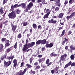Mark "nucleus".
Wrapping results in <instances>:
<instances>
[{"label":"nucleus","instance_id":"obj_18","mask_svg":"<svg viewBox=\"0 0 75 75\" xmlns=\"http://www.w3.org/2000/svg\"><path fill=\"white\" fill-rule=\"evenodd\" d=\"M70 58H71V60L74 59L75 58V56H74V55H73V54L71 55L70 56Z\"/></svg>","mask_w":75,"mask_h":75},{"label":"nucleus","instance_id":"obj_57","mask_svg":"<svg viewBox=\"0 0 75 75\" xmlns=\"http://www.w3.org/2000/svg\"><path fill=\"white\" fill-rule=\"evenodd\" d=\"M4 58L3 57V56L1 58V60H2V61H3V60H4Z\"/></svg>","mask_w":75,"mask_h":75},{"label":"nucleus","instance_id":"obj_51","mask_svg":"<svg viewBox=\"0 0 75 75\" xmlns=\"http://www.w3.org/2000/svg\"><path fill=\"white\" fill-rule=\"evenodd\" d=\"M51 72L52 74H53L54 73V70H52L51 71Z\"/></svg>","mask_w":75,"mask_h":75},{"label":"nucleus","instance_id":"obj_14","mask_svg":"<svg viewBox=\"0 0 75 75\" xmlns=\"http://www.w3.org/2000/svg\"><path fill=\"white\" fill-rule=\"evenodd\" d=\"M14 56H13L12 57H11V56H10V57H8V59H9V60H10L11 59V60L13 59L14 58Z\"/></svg>","mask_w":75,"mask_h":75},{"label":"nucleus","instance_id":"obj_64","mask_svg":"<svg viewBox=\"0 0 75 75\" xmlns=\"http://www.w3.org/2000/svg\"><path fill=\"white\" fill-rule=\"evenodd\" d=\"M22 45H23L21 44H20L19 45V46L20 47H22Z\"/></svg>","mask_w":75,"mask_h":75},{"label":"nucleus","instance_id":"obj_60","mask_svg":"<svg viewBox=\"0 0 75 75\" xmlns=\"http://www.w3.org/2000/svg\"><path fill=\"white\" fill-rule=\"evenodd\" d=\"M58 69V67H57L56 68H55L54 69V71H57Z\"/></svg>","mask_w":75,"mask_h":75},{"label":"nucleus","instance_id":"obj_58","mask_svg":"<svg viewBox=\"0 0 75 75\" xmlns=\"http://www.w3.org/2000/svg\"><path fill=\"white\" fill-rule=\"evenodd\" d=\"M27 71V69H24V70L23 71L24 73H25V72H26V71Z\"/></svg>","mask_w":75,"mask_h":75},{"label":"nucleus","instance_id":"obj_25","mask_svg":"<svg viewBox=\"0 0 75 75\" xmlns=\"http://www.w3.org/2000/svg\"><path fill=\"white\" fill-rule=\"evenodd\" d=\"M17 38H21V33H20L18 35Z\"/></svg>","mask_w":75,"mask_h":75},{"label":"nucleus","instance_id":"obj_32","mask_svg":"<svg viewBox=\"0 0 75 75\" xmlns=\"http://www.w3.org/2000/svg\"><path fill=\"white\" fill-rule=\"evenodd\" d=\"M49 62H50V59H48L46 60V64H48V63H49Z\"/></svg>","mask_w":75,"mask_h":75},{"label":"nucleus","instance_id":"obj_40","mask_svg":"<svg viewBox=\"0 0 75 75\" xmlns=\"http://www.w3.org/2000/svg\"><path fill=\"white\" fill-rule=\"evenodd\" d=\"M52 64V63L51 62H50V63H48V64H47V67H48V66H50V65H51V64Z\"/></svg>","mask_w":75,"mask_h":75},{"label":"nucleus","instance_id":"obj_48","mask_svg":"<svg viewBox=\"0 0 75 75\" xmlns=\"http://www.w3.org/2000/svg\"><path fill=\"white\" fill-rule=\"evenodd\" d=\"M71 33H72V32H71V30L69 31L68 32V35H70V34H71Z\"/></svg>","mask_w":75,"mask_h":75},{"label":"nucleus","instance_id":"obj_30","mask_svg":"<svg viewBox=\"0 0 75 75\" xmlns=\"http://www.w3.org/2000/svg\"><path fill=\"white\" fill-rule=\"evenodd\" d=\"M40 66L39 65L37 66L35 68V69H40Z\"/></svg>","mask_w":75,"mask_h":75},{"label":"nucleus","instance_id":"obj_22","mask_svg":"<svg viewBox=\"0 0 75 75\" xmlns=\"http://www.w3.org/2000/svg\"><path fill=\"white\" fill-rule=\"evenodd\" d=\"M70 48L71 49V50H75V47H73L72 46H70Z\"/></svg>","mask_w":75,"mask_h":75},{"label":"nucleus","instance_id":"obj_3","mask_svg":"<svg viewBox=\"0 0 75 75\" xmlns=\"http://www.w3.org/2000/svg\"><path fill=\"white\" fill-rule=\"evenodd\" d=\"M4 66L5 67H8V66H10V65H11V61H8V62H6V61H4Z\"/></svg>","mask_w":75,"mask_h":75},{"label":"nucleus","instance_id":"obj_8","mask_svg":"<svg viewBox=\"0 0 75 75\" xmlns=\"http://www.w3.org/2000/svg\"><path fill=\"white\" fill-rule=\"evenodd\" d=\"M65 59H66V58L64 57V55H62L61 56V57H60V59H61L62 61H65Z\"/></svg>","mask_w":75,"mask_h":75},{"label":"nucleus","instance_id":"obj_41","mask_svg":"<svg viewBox=\"0 0 75 75\" xmlns=\"http://www.w3.org/2000/svg\"><path fill=\"white\" fill-rule=\"evenodd\" d=\"M68 40L67 39H66V38H64V41H65V42H68Z\"/></svg>","mask_w":75,"mask_h":75},{"label":"nucleus","instance_id":"obj_9","mask_svg":"<svg viewBox=\"0 0 75 75\" xmlns=\"http://www.w3.org/2000/svg\"><path fill=\"white\" fill-rule=\"evenodd\" d=\"M47 43V41H46L45 39L43 40H41V44H45Z\"/></svg>","mask_w":75,"mask_h":75},{"label":"nucleus","instance_id":"obj_33","mask_svg":"<svg viewBox=\"0 0 75 75\" xmlns=\"http://www.w3.org/2000/svg\"><path fill=\"white\" fill-rule=\"evenodd\" d=\"M7 0H4L3 1V5L4 4H5V3H6L7 2Z\"/></svg>","mask_w":75,"mask_h":75},{"label":"nucleus","instance_id":"obj_2","mask_svg":"<svg viewBox=\"0 0 75 75\" xmlns=\"http://www.w3.org/2000/svg\"><path fill=\"white\" fill-rule=\"evenodd\" d=\"M31 47V43H29L27 45V43H26L25 45H24V47L22 49V51L24 52H25V50L27 49H28V48H30Z\"/></svg>","mask_w":75,"mask_h":75},{"label":"nucleus","instance_id":"obj_36","mask_svg":"<svg viewBox=\"0 0 75 75\" xmlns=\"http://www.w3.org/2000/svg\"><path fill=\"white\" fill-rule=\"evenodd\" d=\"M5 42L6 43V44H10V41H9V40H6L5 41Z\"/></svg>","mask_w":75,"mask_h":75},{"label":"nucleus","instance_id":"obj_16","mask_svg":"<svg viewBox=\"0 0 75 75\" xmlns=\"http://www.w3.org/2000/svg\"><path fill=\"white\" fill-rule=\"evenodd\" d=\"M33 28L35 29V28H37V25L35 23L33 24Z\"/></svg>","mask_w":75,"mask_h":75},{"label":"nucleus","instance_id":"obj_53","mask_svg":"<svg viewBox=\"0 0 75 75\" xmlns=\"http://www.w3.org/2000/svg\"><path fill=\"white\" fill-rule=\"evenodd\" d=\"M23 65H24V62H22L21 64V67H23Z\"/></svg>","mask_w":75,"mask_h":75},{"label":"nucleus","instance_id":"obj_49","mask_svg":"<svg viewBox=\"0 0 75 75\" xmlns=\"http://www.w3.org/2000/svg\"><path fill=\"white\" fill-rule=\"evenodd\" d=\"M37 65H38V63L37 62H35L34 64V65L35 66Z\"/></svg>","mask_w":75,"mask_h":75},{"label":"nucleus","instance_id":"obj_56","mask_svg":"<svg viewBox=\"0 0 75 75\" xmlns=\"http://www.w3.org/2000/svg\"><path fill=\"white\" fill-rule=\"evenodd\" d=\"M30 72H32V73H33V74H35V71H32V70H31L30 71Z\"/></svg>","mask_w":75,"mask_h":75},{"label":"nucleus","instance_id":"obj_43","mask_svg":"<svg viewBox=\"0 0 75 75\" xmlns=\"http://www.w3.org/2000/svg\"><path fill=\"white\" fill-rule=\"evenodd\" d=\"M3 10L1 8H0V13H3Z\"/></svg>","mask_w":75,"mask_h":75},{"label":"nucleus","instance_id":"obj_28","mask_svg":"<svg viewBox=\"0 0 75 75\" xmlns=\"http://www.w3.org/2000/svg\"><path fill=\"white\" fill-rule=\"evenodd\" d=\"M17 61L16 59H14L13 62V63L14 64H17Z\"/></svg>","mask_w":75,"mask_h":75},{"label":"nucleus","instance_id":"obj_34","mask_svg":"<svg viewBox=\"0 0 75 75\" xmlns=\"http://www.w3.org/2000/svg\"><path fill=\"white\" fill-rule=\"evenodd\" d=\"M6 40V38H3L1 39V41L2 42H4Z\"/></svg>","mask_w":75,"mask_h":75},{"label":"nucleus","instance_id":"obj_31","mask_svg":"<svg viewBox=\"0 0 75 75\" xmlns=\"http://www.w3.org/2000/svg\"><path fill=\"white\" fill-rule=\"evenodd\" d=\"M26 66H27V67H28L29 68H31L32 67V66H31V65L28 64H26Z\"/></svg>","mask_w":75,"mask_h":75},{"label":"nucleus","instance_id":"obj_55","mask_svg":"<svg viewBox=\"0 0 75 75\" xmlns=\"http://www.w3.org/2000/svg\"><path fill=\"white\" fill-rule=\"evenodd\" d=\"M72 63V62H71V61H70L69 63L68 64H69V65L70 66L71 65V64Z\"/></svg>","mask_w":75,"mask_h":75},{"label":"nucleus","instance_id":"obj_61","mask_svg":"<svg viewBox=\"0 0 75 75\" xmlns=\"http://www.w3.org/2000/svg\"><path fill=\"white\" fill-rule=\"evenodd\" d=\"M24 74H25V73H24V72H22L20 73V75H24Z\"/></svg>","mask_w":75,"mask_h":75},{"label":"nucleus","instance_id":"obj_5","mask_svg":"<svg viewBox=\"0 0 75 75\" xmlns=\"http://www.w3.org/2000/svg\"><path fill=\"white\" fill-rule=\"evenodd\" d=\"M53 46V44L50 43L49 44H46L45 47L46 48H51Z\"/></svg>","mask_w":75,"mask_h":75},{"label":"nucleus","instance_id":"obj_6","mask_svg":"<svg viewBox=\"0 0 75 75\" xmlns=\"http://www.w3.org/2000/svg\"><path fill=\"white\" fill-rule=\"evenodd\" d=\"M12 31H13L14 33V32L15 31H16V28H17V26L16 25H13V26H12Z\"/></svg>","mask_w":75,"mask_h":75},{"label":"nucleus","instance_id":"obj_4","mask_svg":"<svg viewBox=\"0 0 75 75\" xmlns=\"http://www.w3.org/2000/svg\"><path fill=\"white\" fill-rule=\"evenodd\" d=\"M49 23H52L53 24H55L57 23V21H54V19H52L51 20H50L48 21Z\"/></svg>","mask_w":75,"mask_h":75},{"label":"nucleus","instance_id":"obj_63","mask_svg":"<svg viewBox=\"0 0 75 75\" xmlns=\"http://www.w3.org/2000/svg\"><path fill=\"white\" fill-rule=\"evenodd\" d=\"M11 8L12 9H13V8H14V6L13 5L11 6Z\"/></svg>","mask_w":75,"mask_h":75},{"label":"nucleus","instance_id":"obj_46","mask_svg":"<svg viewBox=\"0 0 75 75\" xmlns=\"http://www.w3.org/2000/svg\"><path fill=\"white\" fill-rule=\"evenodd\" d=\"M71 67H74L75 66V63L74 62L71 64Z\"/></svg>","mask_w":75,"mask_h":75},{"label":"nucleus","instance_id":"obj_50","mask_svg":"<svg viewBox=\"0 0 75 75\" xmlns=\"http://www.w3.org/2000/svg\"><path fill=\"white\" fill-rule=\"evenodd\" d=\"M64 55V57H65L66 58H67V54H64V55Z\"/></svg>","mask_w":75,"mask_h":75},{"label":"nucleus","instance_id":"obj_42","mask_svg":"<svg viewBox=\"0 0 75 75\" xmlns=\"http://www.w3.org/2000/svg\"><path fill=\"white\" fill-rule=\"evenodd\" d=\"M14 47L15 48V49H16V48H17V42H16L15 44Z\"/></svg>","mask_w":75,"mask_h":75},{"label":"nucleus","instance_id":"obj_27","mask_svg":"<svg viewBox=\"0 0 75 75\" xmlns=\"http://www.w3.org/2000/svg\"><path fill=\"white\" fill-rule=\"evenodd\" d=\"M67 20H69V18H72L71 16H68L67 17Z\"/></svg>","mask_w":75,"mask_h":75},{"label":"nucleus","instance_id":"obj_38","mask_svg":"<svg viewBox=\"0 0 75 75\" xmlns=\"http://www.w3.org/2000/svg\"><path fill=\"white\" fill-rule=\"evenodd\" d=\"M50 9H47L46 10V13H50Z\"/></svg>","mask_w":75,"mask_h":75},{"label":"nucleus","instance_id":"obj_24","mask_svg":"<svg viewBox=\"0 0 75 75\" xmlns=\"http://www.w3.org/2000/svg\"><path fill=\"white\" fill-rule=\"evenodd\" d=\"M58 10H59V8L58 7H56L55 9V11L57 12Z\"/></svg>","mask_w":75,"mask_h":75},{"label":"nucleus","instance_id":"obj_47","mask_svg":"<svg viewBox=\"0 0 75 75\" xmlns=\"http://www.w3.org/2000/svg\"><path fill=\"white\" fill-rule=\"evenodd\" d=\"M28 9L26 8L25 10L24 11H25V13H26V12H28Z\"/></svg>","mask_w":75,"mask_h":75},{"label":"nucleus","instance_id":"obj_45","mask_svg":"<svg viewBox=\"0 0 75 75\" xmlns=\"http://www.w3.org/2000/svg\"><path fill=\"white\" fill-rule=\"evenodd\" d=\"M45 47H43L42 48V51H45Z\"/></svg>","mask_w":75,"mask_h":75},{"label":"nucleus","instance_id":"obj_1","mask_svg":"<svg viewBox=\"0 0 75 75\" xmlns=\"http://www.w3.org/2000/svg\"><path fill=\"white\" fill-rule=\"evenodd\" d=\"M17 13L15 11H12L11 13H9L8 15L9 18L12 19H14L16 17Z\"/></svg>","mask_w":75,"mask_h":75},{"label":"nucleus","instance_id":"obj_17","mask_svg":"<svg viewBox=\"0 0 75 75\" xmlns=\"http://www.w3.org/2000/svg\"><path fill=\"white\" fill-rule=\"evenodd\" d=\"M11 51V49L10 48L7 49L6 51V53H7V52H9L10 51Z\"/></svg>","mask_w":75,"mask_h":75},{"label":"nucleus","instance_id":"obj_52","mask_svg":"<svg viewBox=\"0 0 75 75\" xmlns=\"http://www.w3.org/2000/svg\"><path fill=\"white\" fill-rule=\"evenodd\" d=\"M18 5V4H16L15 5H14V8H16V7H17V6Z\"/></svg>","mask_w":75,"mask_h":75},{"label":"nucleus","instance_id":"obj_12","mask_svg":"<svg viewBox=\"0 0 75 75\" xmlns=\"http://www.w3.org/2000/svg\"><path fill=\"white\" fill-rule=\"evenodd\" d=\"M41 43V40H39L36 42V44L37 45H39Z\"/></svg>","mask_w":75,"mask_h":75},{"label":"nucleus","instance_id":"obj_19","mask_svg":"<svg viewBox=\"0 0 75 75\" xmlns=\"http://www.w3.org/2000/svg\"><path fill=\"white\" fill-rule=\"evenodd\" d=\"M50 55H51V56H54V57H57V54L55 53H52L50 54Z\"/></svg>","mask_w":75,"mask_h":75},{"label":"nucleus","instance_id":"obj_11","mask_svg":"<svg viewBox=\"0 0 75 75\" xmlns=\"http://www.w3.org/2000/svg\"><path fill=\"white\" fill-rule=\"evenodd\" d=\"M33 6V4L31 3H30L28 6V8L30 10L31 8V7Z\"/></svg>","mask_w":75,"mask_h":75},{"label":"nucleus","instance_id":"obj_7","mask_svg":"<svg viewBox=\"0 0 75 75\" xmlns=\"http://www.w3.org/2000/svg\"><path fill=\"white\" fill-rule=\"evenodd\" d=\"M64 14L63 13H60L59 14L58 16L59 18H63V17H64L63 16Z\"/></svg>","mask_w":75,"mask_h":75},{"label":"nucleus","instance_id":"obj_62","mask_svg":"<svg viewBox=\"0 0 75 75\" xmlns=\"http://www.w3.org/2000/svg\"><path fill=\"white\" fill-rule=\"evenodd\" d=\"M39 62L40 63V62H42V59H40L39 60Z\"/></svg>","mask_w":75,"mask_h":75},{"label":"nucleus","instance_id":"obj_29","mask_svg":"<svg viewBox=\"0 0 75 75\" xmlns=\"http://www.w3.org/2000/svg\"><path fill=\"white\" fill-rule=\"evenodd\" d=\"M28 25V23L27 22H24L23 23V26H26V25Z\"/></svg>","mask_w":75,"mask_h":75},{"label":"nucleus","instance_id":"obj_44","mask_svg":"<svg viewBox=\"0 0 75 75\" xmlns=\"http://www.w3.org/2000/svg\"><path fill=\"white\" fill-rule=\"evenodd\" d=\"M42 0H44V1H45V0H38V3H40L41 2H42Z\"/></svg>","mask_w":75,"mask_h":75},{"label":"nucleus","instance_id":"obj_23","mask_svg":"<svg viewBox=\"0 0 75 75\" xmlns=\"http://www.w3.org/2000/svg\"><path fill=\"white\" fill-rule=\"evenodd\" d=\"M75 15V12H74L71 14L70 16H71V18H72V17H74V16Z\"/></svg>","mask_w":75,"mask_h":75},{"label":"nucleus","instance_id":"obj_26","mask_svg":"<svg viewBox=\"0 0 75 75\" xmlns=\"http://www.w3.org/2000/svg\"><path fill=\"white\" fill-rule=\"evenodd\" d=\"M10 43H6L5 44V47H8L10 46Z\"/></svg>","mask_w":75,"mask_h":75},{"label":"nucleus","instance_id":"obj_13","mask_svg":"<svg viewBox=\"0 0 75 75\" xmlns=\"http://www.w3.org/2000/svg\"><path fill=\"white\" fill-rule=\"evenodd\" d=\"M56 3L57 4V5L59 7L60 6V0H58L56 1Z\"/></svg>","mask_w":75,"mask_h":75},{"label":"nucleus","instance_id":"obj_10","mask_svg":"<svg viewBox=\"0 0 75 75\" xmlns=\"http://www.w3.org/2000/svg\"><path fill=\"white\" fill-rule=\"evenodd\" d=\"M50 12L48 13L47 14L45 15L43 17V18L45 19V18H47L48 17V16L50 15Z\"/></svg>","mask_w":75,"mask_h":75},{"label":"nucleus","instance_id":"obj_15","mask_svg":"<svg viewBox=\"0 0 75 75\" xmlns=\"http://www.w3.org/2000/svg\"><path fill=\"white\" fill-rule=\"evenodd\" d=\"M21 5L22 8H25V7H26V5H25V4L24 3L21 4Z\"/></svg>","mask_w":75,"mask_h":75},{"label":"nucleus","instance_id":"obj_59","mask_svg":"<svg viewBox=\"0 0 75 75\" xmlns=\"http://www.w3.org/2000/svg\"><path fill=\"white\" fill-rule=\"evenodd\" d=\"M17 66V63H14L13 66L16 68Z\"/></svg>","mask_w":75,"mask_h":75},{"label":"nucleus","instance_id":"obj_20","mask_svg":"<svg viewBox=\"0 0 75 75\" xmlns=\"http://www.w3.org/2000/svg\"><path fill=\"white\" fill-rule=\"evenodd\" d=\"M21 12V11L19 9H18L16 11V13L17 14H20Z\"/></svg>","mask_w":75,"mask_h":75},{"label":"nucleus","instance_id":"obj_54","mask_svg":"<svg viewBox=\"0 0 75 75\" xmlns=\"http://www.w3.org/2000/svg\"><path fill=\"white\" fill-rule=\"evenodd\" d=\"M30 63H32V62H33V59L31 58H30Z\"/></svg>","mask_w":75,"mask_h":75},{"label":"nucleus","instance_id":"obj_35","mask_svg":"<svg viewBox=\"0 0 75 75\" xmlns=\"http://www.w3.org/2000/svg\"><path fill=\"white\" fill-rule=\"evenodd\" d=\"M65 34V30H64L62 32V33L61 35V36H63Z\"/></svg>","mask_w":75,"mask_h":75},{"label":"nucleus","instance_id":"obj_39","mask_svg":"<svg viewBox=\"0 0 75 75\" xmlns=\"http://www.w3.org/2000/svg\"><path fill=\"white\" fill-rule=\"evenodd\" d=\"M3 45L2 44H1V46L0 47V50L3 49Z\"/></svg>","mask_w":75,"mask_h":75},{"label":"nucleus","instance_id":"obj_37","mask_svg":"<svg viewBox=\"0 0 75 75\" xmlns=\"http://www.w3.org/2000/svg\"><path fill=\"white\" fill-rule=\"evenodd\" d=\"M67 3H68V1L67 0H66L64 3V4H65V5H66Z\"/></svg>","mask_w":75,"mask_h":75},{"label":"nucleus","instance_id":"obj_21","mask_svg":"<svg viewBox=\"0 0 75 75\" xmlns=\"http://www.w3.org/2000/svg\"><path fill=\"white\" fill-rule=\"evenodd\" d=\"M30 44L31 45V47H33L35 45V42H31Z\"/></svg>","mask_w":75,"mask_h":75}]
</instances>
